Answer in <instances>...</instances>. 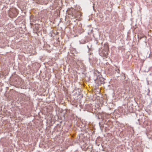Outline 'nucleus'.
I'll return each mask as SVG.
<instances>
[{
    "mask_svg": "<svg viewBox=\"0 0 152 152\" xmlns=\"http://www.w3.org/2000/svg\"><path fill=\"white\" fill-rule=\"evenodd\" d=\"M22 95V94H20V95Z\"/></svg>",
    "mask_w": 152,
    "mask_h": 152,
    "instance_id": "11",
    "label": "nucleus"
},
{
    "mask_svg": "<svg viewBox=\"0 0 152 152\" xmlns=\"http://www.w3.org/2000/svg\"><path fill=\"white\" fill-rule=\"evenodd\" d=\"M118 72H120V70H119V69H118ZM117 72H118V73H119V72H118V71H117Z\"/></svg>",
    "mask_w": 152,
    "mask_h": 152,
    "instance_id": "9",
    "label": "nucleus"
},
{
    "mask_svg": "<svg viewBox=\"0 0 152 152\" xmlns=\"http://www.w3.org/2000/svg\"><path fill=\"white\" fill-rule=\"evenodd\" d=\"M19 36H20V37L21 36L20 34Z\"/></svg>",
    "mask_w": 152,
    "mask_h": 152,
    "instance_id": "12",
    "label": "nucleus"
},
{
    "mask_svg": "<svg viewBox=\"0 0 152 152\" xmlns=\"http://www.w3.org/2000/svg\"><path fill=\"white\" fill-rule=\"evenodd\" d=\"M145 38V37H140V38H139V37H138V39H139V42L142 38Z\"/></svg>",
    "mask_w": 152,
    "mask_h": 152,
    "instance_id": "7",
    "label": "nucleus"
},
{
    "mask_svg": "<svg viewBox=\"0 0 152 152\" xmlns=\"http://www.w3.org/2000/svg\"><path fill=\"white\" fill-rule=\"evenodd\" d=\"M108 70L109 71V72H110L112 70V68H109V69H108Z\"/></svg>",
    "mask_w": 152,
    "mask_h": 152,
    "instance_id": "8",
    "label": "nucleus"
},
{
    "mask_svg": "<svg viewBox=\"0 0 152 152\" xmlns=\"http://www.w3.org/2000/svg\"><path fill=\"white\" fill-rule=\"evenodd\" d=\"M70 15L71 17H72V18H80L82 16L81 13L80 12L76 11L73 12L72 14Z\"/></svg>",
    "mask_w": 152,
    "mask_h": 152,
    "instance_id": "3",
    "label": "nucleus"
},
{
    "mask_svg": "<svg viewBox=\"0 0 152 152\" xmlns=\"http://www.w3.org/2000/svg\"><path fill=\"white\" fill-rule=\"evenodd\" d=\"M104 49L102 51V53L103 56L107 57L108 55V52L109 51V47L107 44H104Z\"/></svg>",
    "mask_w": 152,
    "mask_h": 152,
    "instance_id": "2",
    "label": "nucleus"
},
{
    "mask_svg": "<svg viewBox=\"0 0 152 152\" xmlns=\"http://www.w3.org/2000/svg\"><path fill=\"white\" fill-rule=\"evenodd\" d=\"M99 125L100 126H100V123H99Z\"/></svg>",
    "mask_w": 152,
    "mask_h": 152,
    "instance_id": "10",
    "label": "nucleus"
},
{
    "mask_svg": "<svg viewBox=\"0 0 152 152\" xmlns=\"http://www.w3.org/2000/svg\"><path fill=\"white\" fill-rule=\"evenodd\" d=\"M25 19L24 16H20V31L21 30V31H23L25 29Z\"/></svg>",
    "mask_w": 152,
    "mask_h": 152,
    "instance_id": "1",
    "label": "nucleus"
},
{
    "mask_svg": "<svg viewBox=\"0 0 152 152\" xmlns=\"http://www.w3.org/2000/svg\"><path fill=\"white\" fill-rule=\"evenodd\" d=\"M104 79L103 77H101L99 79H97L96 81V82H98V85H100L102 84H104Z\"/></svg>",
    "mask_w": 152,
    "mask_h": 152,
    "instance_id": "5",
    "label": "nucleus"
},
{
    "mask_svg": "<svg viewBox=\"0 0 152 152\" xmlns=\"http://www.w3.org/2000/svg\"><path fill=\"white\" fill-rule=\"evenodd\" d=\"M20 43V50H21L22 49V50L21 51V53L22 52V53H25V52H24V50L26 48L27 45L26 44H25L24 43H23L22 42H21Z\"/></svg>",
    "mask_w": 152,
    "mask_h": 152,
    "instance_id": "4",
    "label": "nucleus"
},
{
    "mask_svg": "<svg viewBox=\"0 0 152 152\" xmlns=\"http://www.w3.org/2000/svg\"><path fill=\"white\" fill-rule=\"evenodd\" d=\"M73 93H74V95H79L80 94L79 90L75 89L73 90Z\"/></svg>",
    "mask_w": 152,
    "mask_h": 152,
    "instance_id": "6",
    "label": "nucleus"
}]
</instances>
